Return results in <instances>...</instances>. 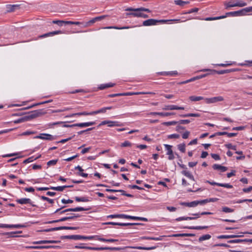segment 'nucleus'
<instances>
[{
    "instance_id": "56",
    "label": "nucleus",
    "mask_w": 252,
    "mask_h": 252,
    "mask_svg": "<svg viewBox=\"0 0 252 252\" xmlns=\"http://www.w3.org/2000/svg\"><path fill=\"white\" fill-rule=\"evenodd\" d=\"M189 207H194L198 205V203L197 202V200H196L189 202Z\"/></svg>"
},
{
    "instance_id": "29",
    "label": "nucleus",
    "mask_w": 252,
    "mask_h": 252,
    "mask_svg": "<svg viewBox=\"0 0 252 252\" xmlns=\"http://www.w3.org/2000/svg\"><path fill=\"white\" fill-rule=\"evenodd\" d=\"M196 219V218L194 217H179L177 219H176V220L177 221H181V220H193Z\"/></svg>"
},
{
    "instance_id": "17",
    "label": "nucleus",
    "mask_w": 252,
    "mask_h": 252,
    "mask_svg": "<svg viewBox=\"0 0 252 252\" xmlns=\"http://www.w3.org/2000/svg\"><path fill=\"white\" fill-rule=\"evenodd\" d=\"M95 124V122H86V123H78L75 124H73V126H79L80 127H84L89 126H93Z\"/></svg>"
},
{
    "instance_id": "3",
    "label": "nucleus",
    "mask_w": 252,
    "mask_h": 252,
    "mask_svg": "<svg viewBox=\"0 0 252 252\" xmlns=\"http://www.w3.org/2000/svg\"><path fill=\"white\" fill-rule=\"evenodd\" d=\"M166 23L167 21H165V20H156L154 19H149L147 20L144 21L143 22V25L144 26H150L157 25V23Z\"/></svg>"
},
{
    "instance_id": "40",
    "label": "nucleus",
    "mask_w": 252,
    "mask_h": 252,
    "mask_svg": "<svg viewBox=\"0 0 252 252\" xmlns=\"http://www.w3.org/2000/svg\"><path fill=\"white\" fill-rule=\"evenodd\" d=\"M74 115H78V116L85 115V116H86V115H94V114H93V111H92V112H80V113H77L73 114L72 115V116H74Z\"/></svg>"
},
{
    "instance_id": "35",
    "label": "nucleus",
    "mask_w": 252,
    "mask_h": 252,
    "mask_svg": "<svg viewBox=\"0 0 252 252\" xmlns=\"http://www.w3.org/2000/svg\"><path fill=\"white\" fill-rule=\"evenodd\" d=\"M96 20H95V18L92 19V20H90L89 21L85 23L84 25L82 26L83 28H86L90 26L95 22H96Z\"/></svg>"
},
{
    "instance_id": "27",
    "label": "nucleus",
    "mask_w": 252,
    "mask_h": 252,
    "mask_svg": "<svg viewBox=\"0 0 252 252\" xmlns=\"http://www.w3.org/2000/svg\"><path fill=\"white\" fill-rule=\"evenodd\" d=\"M182 174L184 175H185V176L188 177L190 179L194 181V177L191 174V173L190 172H189V171H188L187 170H183L181 172Z\"/></svg>"
},
{
    "instance_id": "43",
    "label": "nucleus",
    "mask_w": 252,
    "mask_h": 252,
    "mask_svg": "<svg viewBox=\"0 0 252 252\" xmlns=\"http://www.w3.org/2000/svg\"><path fill=\"white\" fill-rule=\"evenodd\" d=\"M72 212H78V211H87L88 210V209H85L83 207H78L74 208H71L70 210Z\"/></svg>"
},
{
    "instance_id": "13",
    "label": "nucleus",
    "mask_w": 252,
    "mask_h": 252,
    "mask_svg": "<svg viewBox=\"0 0 252 252\" xmlns=\"http://www.w3.org/2000/svg\"><path fill=\"white\" fill-rule=\"evenodd\" d=\"M59 246H27L26 248L27 249H47L50 248H58Z\"/></svg>"
},
{
    "instance_id": "1",
    "label": "nucleus",
    "mask_w": 252,
    "mask_h": 252,
    "mask_svg": "<svg viewBox=\"0 0 252 252\" xmlns=\"http://www.w3.org/2000/svg\"><path fill=\"white\" fill-rule=\"evenodd\" d=\"M156 248V246L151 247H125L123 248L120 247H94V250L95 251H101V250H108L111 251H120L122 250H125L126 249H136L138 250H154Z\"/></svg>"
},
{
    "instance_id": "46",
    "label": "nucleus",
    "mask_w": 252,
    "mask_h": 252,
    "mask_svg": "<svg viewBox=\"0 0 252 252\" xmlns=\"http://www.w3.org/2000/svg\"><path fill=\"white\" fill-rule=\"evenodd\" d=\"M26 121H27V118H26V117L25 116L23 118H21L20 119H19L17 120H15L14 121V123L15 124H19V123H23V122H26Z\"/></svg>"
},
{
    "instance_id": "16",
    "label": "nucleus",
    "mask_w": 252,
    "mask_h": 252,
    "mask_svg": "<svg viewBox=\"0 0 252 252\" xmlns=\"http://www.w3.org/2000/svg\"><path fill=\"white\" fill-rule=\"evenodd\" d=\"M63 32L61 31H56L43 34L39 36V38H44L49 36H53L56 34H62Z\"/></svg>"
},
{
    "instance_id": "48",
    "label": "nucleus",
    "mask_w": 252,
    "mask_h": 252,
    "mask_svg": "<svg viewBox=\"0 0 252 252\" xmlns=\"http://www.w3.org/2000/svg\"><path fill=\"white\" fill-rule=\"evenodd\" d=\"M132 143L129 142L128 141H125L124 142L121 144V147H131L132 146Z\"/></svg>"
},
{
    "instance_id": "50",
    "label": "nucleus",
    "mask_w": 252,
    "mask_h": 252,
    "mask_svg": "<svg viewBox=\"0 0 252 252\" xmlns=\"http://www.w3.org/2000/svg\"><path fill=\"white\" fill-rule=\"evenodd\" d=\"M129 28V27H107L104 28V29H118V30L128 29Z\"/></svg>"
},
{
    "instance_id": "22",
    "label": "nucleus",
    "mask_w": 252,
    "mask_h": 252,
    "mask_svg": "<svg viewBox=\"0 0 252 252\" xmlns=\"http://www.w3.org/2000/svg\"><path fill=\"white\" fill-rule=\"evenodd\" d=\"M241 235H220L217 237L218 239H229V238H237L240 237Z\"/></svg>"
},
{
    "instance_id": "61",
    "label": "nucleus",
    "mask_w": 252,
    "mask_h": 252,
    "mask_svg": "<svg viewBox=\"0 0 252 252\" xmlns=\"http://www.w3.org/2000/svg\"><path fill=\"white\" fill-rule=\"evenodd\" d=\"M179 137H180V135H179L178 134H172L169 135L168 136V138L169 139H172V138L177 139V138H179Z\"/></svg>"
},
{
    "instance_id": "9",
    "label": "nucleus",
    "mask_w": 252,
    "mask_h": 252,
    "mask_svg": "<svg viewBox=\"0 0 252 252\" xmlns=\"http://www.w3.org/2000/svg\"><path fill=\"white\" fill-rule=\"evenodd\" d=\"M121 219H131L133 220H143L144 221H147L148 219L145 218L139 217H134L129 216L125 214H122Z\"/></svg>"
},
{
    "instance_id": "36",
    "label": "nucleus",
    "mask_w": 252,
    "mask_h": 252,
    "mask_svg": "<svg viewBox=\"0 0 252 252\" xmlns=\"http://www.w3.org/2000/svg\"><path fill=\"white\" fill-rule=\"evenodd\" d=\"M109 124H108V126L113 127V126H122V124H120L118 122L116 121H109Z\"/></svg>"
},
{
    "instance_id": "60",
    "label": "nucleus",
    "mask_w": 252,
    "mask_h": 252,
    "mask_svg": "<svg viewBox=\"0 0 252 252\" xmlns=\"http://www.w3.org/2000/svg\"><path fill=\"white\" fill-rule=\"evenodd\" d=\"M235 6H238V7H244L245 6H246L247 5L246 2H239L235 3Z\"/></svg>"
},
{
    "instance_id": "7",
    "label": "nucleus",
    "mask_w": 252,
    "mask_h": 252,
    "mask_svg": "<svg viewBox=\"0 0 252 252\" xmlns=\"http://www.w3.org/2000/svg\"><path fill=\"white\" fill-rule=\"evenodd\" d=\"M36 138L47 140H53L55 139L54 136L47 133H41L35 137Z\"/></svg>"
},
{
    "instance_id": "28",
    "label": "nucleus",
    "mask_w": 252,
    "mask_h": 252,
    "mask_svg": "<svg viewBox=\"0 0 252 252\" xmlns=\"http://www.w3.org/2000/svg\"><path fill=\"white\" fill-rule=\"evenodd\" d=\"M189 99L192 101H198L201 100H204V98L200 96L192 95L189 97Z\"/></svg>"
},
{
    "instance_id": "59",
    "label": "nucleus",
    "mask_w": 252,
    "mask_h": 252,
    "mask_svg": "<svg viewBox=\"0 0 252 252\" xmlns=\"http://www.w3.org/2000/svg\"><path fill=\"white\" fill-rule=\"evenodd\" d=\"M57 161H58L57 159L51 160L49 161L47 163V164L49 166H51V165H54L57 163Z\"/></svg>"
},
{
    "instance_id": "14",
    "label": "nucleus",
    "mask_w": 252,
    "mask_h": 252,
    "mask_svg": "<svg viewBox=\"0 0 252 252\" xmlns=\"http://www.w3.org/2000/svg\"><path fill=\"white\" fill-rule=\"evenodd\" d=\"M184 109L183 107H179L174 105H165L162 108L164 110H184Z\"/></svg>"
},
{
    "instance_id": "54",
    "label": "nucleus",
    "mask_w": 252,
    "mask_h": 252,
    "mask_svg": "<svg viewBox=\"0 0 252 252\" xmlns=\"http://www.w3.org/2000/svg\"><path fill=\"white\" fill-rule=\"evenodd\" d=\"M190 122V121L189 120H180L179 121L177 122L178 124H179L180 125L188 124Z\"/></svg>"
},
{
    "instance_id": "12",
    "label": "nucleus",
    "mask_w": 252,
    "mask_h": 252,
    "mask_svg": "<svg viewBox=\"0 0 252 252\" xmlns=\"http://www.w3.org/2000/svg\"><path fill=\"white\" fill-rule=\"evenodd\" d=\"M16 201L20 204H29L33 207L36 206L35 204H33L32 201V200L30 198H22L20 199H18L16 200Z\"/></svg>"
},
{
    "instance_id": "2",
    "label": "nucleus",
    "mask_w": 252,
    "mask_h": 252,
    "mask_svg": "<svg viewBox=\"0 0 252 252\" xmlns=\"http://www.w3.org/2000/svg\"><path fill=\"white\" fill-rule=\"evenodd\" d=\"M252 11V6L246 7L242 10L236 11H232L227 12L225 14V16H238L244 15L245 14L246 12H249Z\"/></svg>"
},
{
    "instance_id": "37",
    "label": "nucleus",
    "mask_w": 252,
    "mask_h": 252,
    "mask_svg": "<svg viewBox=\"0 0 252 252\" xmlns=\"http://www.w3.org/2000/svg\"><path fill=\"white\" fill-rule=\"evenodd\" d=\"M178 149L182 153H185L186 152V145L185 143H182L178 145Z\"/></svg>"
},
{
    "instance_id": "52",
    "label": "nucleus",
    "mask_w": 252,
    "mask_h": 252,
    "mask_svg": "<svg viewBox=\"0 0 252 252\" xmlns=\"http://www.w3.org/2000/svg\"><path fill=\"white\" fill-rule=\"evenodd\" d=\"M235 3L232 4L231 3V2H224V5L225 6V9H226L229 7H235Z\"/></svg>"
},
{
    "instance_id": "63",
    "label": "nucleus",
    "mask_w": 252,
    "mask_h": 252,
    "mask_svg": "<svg viewBox=\"0 0 252 252\" xmlns=\"http://www.w3.org/2000/svg\"><path fill=\"white\" fill-rule=\"evenodd\" d=\"M53 23L58 24V25L62 26L64 23V21L61 20H54L53 22Z\"/></svg>"
},
{
    "instance_id": "20",
    "label": "nucleus",
    "mask_w": 252,
    "mask_h": 252,
    "mask_svg": "<svg viewBox=\"0 0 252 252\" xmlns=\"http://www.w3.org/2000/svg\"><path fill=\"white\" fill-rule=\"evenodd\" d=\"M213 168L214 170H220L221 172H225L228 169L227 167L223 166L218 164H214L213 165Z\"/></svg>"
},
{
    "instance_id": "31",
    "label": "nucleus",
    "mask_w": 252,
    "mask_h": 252,
    "mask_svg": "<svg viewBox=\"0 0 252 252\" xmlns=\"http://www.w3.org/2000/svg\"><path fill=\"white\" fill-rule=\"evenodd\" d=\"M208 227V226H189V227H185V228H189L191 229H195V230H201L204 229H206Z\"/></svg>"
},
{
    "instance_id": "41",
    "label": "nucleus",
    "mask_w": 252,
    "mask_h": 252,
    "mask_svg": "<svg viewBox=\"0 0 252 252\" xmlns=\"http://www.w3.org/2000/svg\"><path fill=\"white\" fill-rule=\"evenodd\" d=\"M75 249H87V250H94V247H87V246H80L76 245L74 247Z\"/></svg>"
},
{
    "instance_id": "51",
    "label": "nucleus",
    "mask_w": 252,
    "mask_h": 252,
    "mask_svg": "<svg viewBox=\"0 0 252 252\" xmlns=\"http://www.w3.org/2000/svg\"><path fill=\"white\" fill-rule=\"evenodd\" d=\"M41 199H42L43 200H46L47 201H48L49 203H54V200L53 199H50L48 197H45L44 196H41Z\"/></svg>"
},
{
    "instance_id": "19",
    "label": "nucleus",
    "mask_w": 252,
    "mask_h": 252,
    "mask_svg": "<svg viewBox=\"0 0 252 252\" xmlns=\"http://www.w3.org/2000/svg\"><path fill=\"white\" fill-rule=\"evenodd\" d=\"M113 109L112 106H109L106 107H103L100 109H98L96 111H93V114L94 115L97 114L99 113H105L107 110H111Z\"/></svg>"
},
{
    "instance_id": "6",
    "label": "nucleus",
    "mask_w": 252,
    "mask_h": 252,
    "mask_svg": "<svg viewBox=\"0 0 252 252\" xmlns=\"http://www.w3.org/2000/svg\"><path fill=\"white\" fill-rule=\"evenodd\" d=\"M137 9H138V8H128L126 9V11H133V12L126 13V15L127 16L131 15L134 17H140L142 11L138 10Z\"/></svg>"
},
{
    "instance_id": "47",
    "label": "nucleus",
    "mask_w": 252,
    "mask_h": 252,
    "mask_svg": "<svg viewBox=\"0 0 252 252\" xmlns=\"http://www.w3.org/2000/svg\"><path fill=\"white\" fill-rule=\"evenodd\" d=\"M177 74V72L176 71L164 72L161 73V75H170V76H173V75H176Z\"/></svg>"
},
{
    "instance_id": "30",
    "label": "nucleus",
    "mask_w": 252,
    "mask_h": 252,
    "mask_svg": "<svg viewBox=\"0 0 252 252\" xmlns=\"http://www.w3.org/2000/svg\"><path fill=\"white\" fill-rule=\"evenodd\" d=\"M211 238V236L210 234H205L200 236L198 239V241L201 242L205 240H209Z\"/></svg>"
},
{
    "instance_id": "15",
    "label": "nucleus",
    "mask_w": 252,
    "mask_h": 252,
    "mask_svg": "<svg viewBox=\"0 0 252 252\" xmlns=\"http://www.w3.org/2000/svg\"><path fill=\"white\" fill-rule=\"evenodd\" d=\"M60 241L55 240H41L34 241L32 242L33 244H57L60 243Z\"/></svg>"
},
{
    "instance_id": "11",
    "label": "nucleus",
    "mask_w": 252,
    "mask_h": 252,
    "mask_svg": "<svg viewBox=\"0 0 252 252\" xmlns=\"http://www.w3.org/2000/svg\"><path fill=\"white\" fill-rule=\"evenodd\" d=\"M106 225H116L122 226L133 225H139L142 224L139 223H121V222H107L104 223Z\"/></svg>"
},
{
    "instance_id": "32",
    "label": "nucleus",
    "mask_w": 252,
    "mask_h": 252,
    "mask_svg": "<svg viewBox=\"0 0 252 252\" xmlns=\"http://www.w3.org/2000/svg\"><path fill=\"white\" fill-rule=\"evenodd\" d=\"M78 236L79 237L78 238V240H81V239L92 240L94 238H95V239H96L97 237H98V236H82V235H78Z\"/></svg>"
},
{
    "instance_id": "39",
    "label": "nucleus",
    "mask_w": 252,
    "mask_h": 252,
    "mask_svg": "<svg viewBox=\"0 0 252 252\" xmlns=\"http://www.w3.org/2000/svg\"><path fill=\"white\" fill-rule=\"evenodd\" d=\"M174 2L176 4L183 6L186 4H188L189 3V1H182V0H176L174 1Z\"/></svg>"
},
{
    "instance_id": "8",
    "label": "nucleus",
    "mask_w": 252,
    "mask_h": 252,
    "mask_svg": "<svg viewBox=\"0 0 252 252\" xmlns=\"http://www.w3.org/2000/svg\"><path fill=\"white\" fill-rule=\"evenodd\" d=\"M42 114L41 110H35L32 112L31 114L26 116L27 121L36 118Z\"/></svg>"
},
{
    "instance_id": "62",
    "label": "nucleus",
    "mask_w": 252,
    "mask_h": 252,
    "mask_svg": "<svg viewBox=\"0 0 252 252\" xmlns=\"http://www.w3.org/2000/svg\"><path fill=\"white\" fill-rule=\"evenodd\" d=\"M128 187L131 189H138L139 190L144 189L143 188L140 187L137 185H129Z\"/></svg>"
},
{
    "instance_id": "44",
    "label": "nucleus",
    "mask_w": 252,
    "mask_h": 252,
    "mask_svg": "<svg viewBox=\"0 0 252 252\" xmlns=\"http://www.w3.org/2000/svg\"><path fill=\"white\" fill-rule=\"evenodd\" d=\"M222 211L224 213H232L234 212V210L227 207H223L222 208Z\"/></svg>"
},
{
    "instance_id": "55",
    "label": "nucleus",
    "mask_w": 252,
    "mask_h": 252,
    "mask_svg": "<svg viewBox=\"0 0 252 252\" xmlns=\"http://www.w3.org/2000/svg\"><path fill=\"white\" fill-rule=\"evenodd\" d=\"M219 187H224L228 189H231L233 188V186L229 184H222L220 183V185H219Z\"/></svg>"
},
{
    "instance_id": "49",
    "label": "nucleus",
    "mask_w": 252,
    "mask_h": 252,
    "mask_svg": "<svg viewBox=\"0 0 252 252\" xmlns=\"http://www.w3.org/2000/svg\"><path fill=\"white\" fill-rule=\"evenodd\" d=\"M225 146L229 149H231V150H236L237 149V147L236 146H234V145H232L230 143H229V144H225Z\"/></svg>"
},
{
    "instance_id": "24",
    "label": "nucleus",
    "mask_w": 252,
    "mask_h": 252,
    "mask_svg": "<svg viewBox=\"0 0 252 252\" xmlns=\"http://www.w3.org/2000/svg\"><path fill=\"white\" fill-rule=\"evenodd\" d=\"M78 235H65V236H62L61 237V239H73V240H78Z\"/></svg>"
},
{
    "instance_id": "64",
    "label": "nucleus",
    "mask_w": 252,
    "mask_h": 252,
    "mask_svg": "<svg viewBox=\"0 0 252 252\" xmlns=\"http://www.w3.org/2000/svg\"><path fill=\"white\" fill-rule=\"evenodd\" d=\"M190 132L189 131H186L182 134V138L183 139H187L189 135Z\"/></svg>"
},
{
    "instance_id": "42",
    "label": "nucleus",
    "mask_w": 252,
    "mask_h": 252,
    "mask_svg": "<svg viewBox=\"0 0 252 252\" xmlns=\"http://www.w3.org/2000/svg\"><path fill=\"white\" fill-rule=\"evenodd\" d=\"M211 214H213L211 212H203L201 213H196V214H192L194 216H195L196 217L195 218H199L200 216H202V215H211Z\"/></svg>"
},
{
    "instance_id": "53",
    "label": "nucleus",
    "mask_w": 252,
    "mask_h": 252,
    "mask_svg": "<svg viewBox=\"0 0 252 252\" xmlns=\"http://www.w3.org/2000/svg\"><path fill=\"white\" fill-rule=\"evenodd\" d=\"M25 226L22 224H10V228H20L24 227Z\"/></svg>"
},
{
    "instance_id": "21",
    "label": "nucleus",
    "mask_w": 252,
    "mask_h": 252,
    "mask_svg": "<svg viewBox=\"0 0 252 252\" xmlns=\"http://www.w3.org/2000/svg\"><path fill=\"white\" fill-rule=\"evenodd\" d=\"M73 187V186H59V187H50L51 189L62 191L64 189L67 188H72Z\"/></svg>"
},
{
    "instance_id": "25",
    "label": "nucleus",
    "mask_w": 252,
    "mask_h": 252,
    "mask_svg": "<svg viewBox=\"0 0 252 252\" xmlns=\"http://www.w3.org/2000/svg\"><path fill=\"white\" fill-rule=\"evenodd\" d=\"M96 240L101 241V242H115L118 241L117 239H104L103 238H100L99 236L97 237Z\"/></svg>"
},
{
    "instance_id": "57",
    "label": "nucleus",
    "mask_w": 252,
    "mask_h": 252,
    "mask_svg": "<svg viewBox=\"0 0 252 252\" xmlns=\"http://www.w3.org/2000/svg\"><path fill=\"white\" fill-rule=\"evenodd\" d=\"M177 124H178L177 121H171V122H164L163 123V125L167 126H171V125H175Z\"/></svg>"
},
{
    "instance_id": "4",
    "label": "nucleus",
    "mask_w": 252,
    "mask_h": 252,
    "mask_svg": "<svg viewBox=\"0 0 252 252\" xmlns=\"http://www.w3.org/2000/svg\"><path fill=\"white\" fill-rule=\"evenodd\" d=\"M201 71L204 72V71H210L211 74H214V73H217L218 74H223L225 73H228L230 72L233 71L234 70L233 69H226V70H221L220 71H217L216 70H211L210 69H204L201 70Z\"/></svg>"
},
{
    "instance_id": "33",
    "label": "nucleus",
    "mask_w": 252,
    "mask_h": 252,
    "mask_svg": "<svg viewBox=\"0 0 252 252\" xmlns=\"http://www.w3.org/2000/svg\"><path fill=\"white\" fill-rule=\"evenodd\" d=\"M74 198H75V200L76 201H77V202H89V200L88 198L87 197H80L76 196Z\"/></svg>"
},
{
    "instance_id": "23",
    "label": "nucleus",
    "mask_w": 252,
    "mask_h": 252,
    "mask_svg": "<svg viewBox=\"0 0 252 252\" xmlns=\"http://www.w3.org/2000/svg\"><path fill=\"white\" fill-rule=\"evenodd\" d=\"M115 84L109 83L107 84H101L99 87L98 89L100 90L107 89L108 88L113 87L114 86Z\"/></svg>"
},
{
    "instance_id": "26",
    "label": "nucleus",
    "mask_w": 252,
    "mask_h": 252,
    "mask_svg": "<svg viewBox=\"0 0 252 252\" xmlns=\"http://www.w3.org/2000/svg\"><path fill=\"white\" fill-rule=\"evenodd\" d=\"M163 236H160L158 237H141L142 239L143 240H155V241H161L162 240V237Z\"/></svg>"
},
{
    "instance_id": "38",
    "label": "nucleus",
    "mask_w": 252,
    "mask_h": 252,
    "mask_svg": "<svg viewBox=\"0 0 252 252\" xmlns=\"http://www.w3.org/2000/svg\"><path fill=\"white\" fill-rule=\"evenodd\" d=\"M17 6V5L8 4L6 5L7 11L8 12L13 11L14 10L15 7Z\"/></svg>"
},
{
    "instance_id": "45",
    "label": "nucleus",
    "mask_w": 252,
    "mask_h": 252,
    "mask_svg": "<svg viewBox=\"0 0 252 252\" xmlns=\"http://www.w3.org/2000/svg\"><path fill=\"white\" fill-rule=\"evenodd\" d=\"M245 239H234L228 241V243H239L241 242H245Z\"/></svg>"
},
{
    "instance_id": "34",
    "label": "nucleus",
    "mask_w": 252,
    "mask_h": 252,
    "mask_svg": "<svg viewBox=\"0 0 252 252\" xmlns=\"http://www.w3.org/2000/svg\"><path fill=\"white\" fill-rule=\"evenodd\" d=\"M226 16H221L219 17H207L205 18L204 20L205 21H212V20H219L223 19L224 18H226Z\"/></svg>"
},
{
    "instance_id": "5",
    "label": "nucleus",
    "mask_w": 252,
    "mask_h": 252,
    "mask_svg": "<svg viewBox=\"0 0 252 252\" xmlns=\"http://www.w3.org/2000/svg\"><path fill=\"white\" fill-rule=\"evenodd\" d=\"M204 100L206 103L210 104L214 103L219 101H222L224 100V98L221 96H218L211 98H205Z\"/></svg>"
},
{
    "instance_id": "10",
    "label": "nucleus",
    "mask_w": 252,
    "mask_h": 252,
    "mask_svg": "<svg viewBox=\"0 0 252 252\" xmlns=\"http://www.w3.org/2000/svg\"><path fill=\"white\" fill-rule=\"evenodd\" d=\"M165 149L167 151V155H168V158L169 160H172L175 157L174 156L173 152L172 150V146L171 145H169L168 144H164V145Z\"/></svg>"
},
{
    "instance_id": "58",
    "label": "nucleus",
    "mask_w": 252,
    "mask_h": 252,
    "mask_svg": "<svg viewBox=\"0 0 252 252\" xmlns=\"http://www.w3.org/2000/svg\"><path fill=\"white\" fill-rule=\"evenodd\" d=\"M122 214H115V215H110L108 216L107 217L108 218H121Z\"/></svg>"
},
{
    "instance_id": "18",
    "label": "nucleus",
    "mask_w": 252,
    "mask_h": 252,
    "mask_svg": "<svg viewBox=\"0 0 252 252\" xmlns=\"http://www.w3.org/2000/svg\"><path fill=\"white\" fill-rule=\"evenodd\" d=\"M150 115H159L162 117H167L170 115H174L173 112H151L149 113Z\"/></svg>"
}]
</instances>
